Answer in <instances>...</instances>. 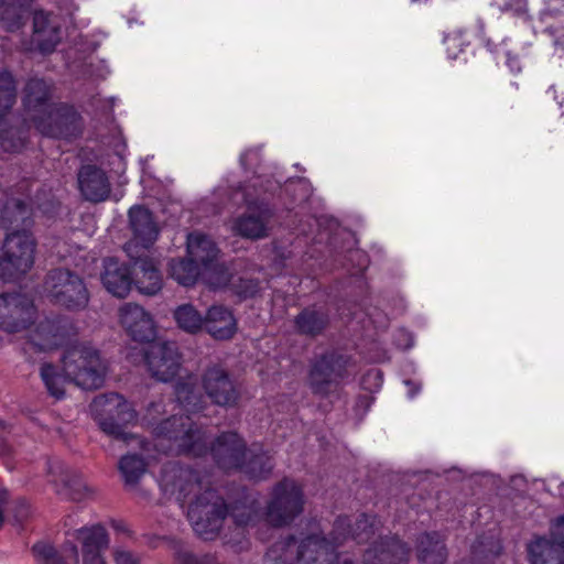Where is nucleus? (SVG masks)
I'll return each mask as SVG.
<instances>
[{"label":"nucleus","mask_w":564,"mask_h":564,"mask_svg":"<svg viewBox=\"0 0 564 564\" xmlns=\"http://www.w3.org/2000/svg\"><path fill=\"white\" fill-rule=\"evenodd\" d=\"M202 388L210 401L219 406H234L240 393L229 372L220 365L207 366L200 376Z\"/></svg>","instance_id":"13"},{"label":"nucleus","mask_w":564,"mask_h":564,"mask_svg":"<svg viewBox=\"0 0 564 564\" xmlns=\"http://www.w3.org/2000/svg\"><path fill=\"white\" fill-rule=\"evenodd\" d=\"M227 516L237 525L250 524L257 517L254 501L238 502L229 510L224 499L206 486L189 501L187 508V517L194 531L204 540H213L217 535Z\"/></svg>","instance_id":"3"},{"label":"nucleus","mask_w":564,"mask_h":564,"mask_svg":"<svg viewBox=\"0 0 564 564\" xmlns=\"http://www.w3.org/2000/svg\"><path fill=\"white\" fill-rule=\"evenodd\" d=\"M209 449L216 464L225 470L237 469L247 456L246 443L234 432L219 435Z\"/></svg>","instance_id":"18"},{"label":"nucleus","mask_w":564,"mask_h":564,"mask_svg":"<svg viewBox=\"0 0 564 564\" xmlns=\"http://www.w3.org/2000/svg\"><path fill=\"white\" fill-rule=\"evenodd\" d=\"M78 187L85 199L94 203L108 198L111 185L104 170L96 165L82 166L77 174Z\"/></svg>","instance_id":"20"},{"label":"nucleus","mask_w":564,"mask_h":564,"mask_svg":"<svg viewBox=\"0 0 564 564\" xmlns=\"http://www.w3.org/2000/svg\"><path fill=\"white\" fill-rule=\"evenodd\" d=\"M73 536L80 542L82 550H106L109 544L107 531L101 524L83 527L78 530H75Z\"/></svg>","instance_id":"37"},{"label":"nucleus","mask_w":564,"mask_h":564,"mask_svg":"<svg viewBox=\"0 0 564 564\" xmlns=\"http://www.w3.org/2000/svg\"><path fill=\"white\" fill-rule=\"evenodd\" d=\"M40 375L48 393L56 399H62L65 394V383L70 381L66 373L58 372L52 364H43Z\"/></svg>","instance_id":"38"},{"label":"nucleus","mask_w":564,"mask_h":564,"mask_svg":"<svg viewBox=\"0 0 564 564\" xmlns=\"http://www.w3.org/2000/svg\"><path fill=\"white\" fill-rule=\"evenodd\" d=\"M30 516V507L25 501H19L13 510L14 521L22 524Z\"/></svg>","instance_id":"49"},{"label":"nucleus","mask_w":564,"mask_h":564,"mask_svg":"<svg viewBox=\"0 0 564 564\" xmlns=\"http://www.w3.org/2000/svg\"><path fill=\"white\" fill-rule=\"evenodd\" d=\"M32 554L37 564H78L77 546L66 542L61 550H56L48 542H37L32 546Z\"/></svg>","instance_id":"25"},{"label":"nucleus","mask_w":564,"mask_h":564,"mask_svg":"<svg viewBox=\"0 0 564 564\" xmlns=\"http://www.w3.org/2000/svg\"><path fill=\"white\" fill-rule=\"evenodd\" d=\"M445 41L446 42H451V41L456 42L457 40H456V37H453V39L446 37Z\"/></svg>","instance_id":"53"},{"label":"nucleus","mask_w":564,"mask_h":564,"mask_svg":"<svg viewBox=\"0 0 564 564\" xmlns=\"http://www.w3.org/2000/svg\"><path fill=\"white\" fill-rule=\"evenodd\" d=\"M44 291L52 303L68 311H82L89 302L84 280L68 269L51 270L44 281Z\"/></svg>","instance_id":"7"},{"label":"nucleus","mask_w":564,"mask_h":564,"mask_svg":"<svg viewBox=\"0 0 564 564\" xmlns=\"http://www.w3.org/2000/svg\"><path fill=\"white\" fill-rule=\"evenodd\" d=\"M177 564H216L215 557L210 554L197 556L187 549L180 546L174 553Z\"/></svg>","instance_id":"43"},{"label":"nucleus","mask_w":564,"mask_h":564,"mask_svg":"<svg viewBox=\"0 0 564 564\" xmlns=\"http://www.w3.org/2000/svg\"><path fill=\"white\" fill-rule=\"evenodd\" d=\"M62 365L69 380L84 390L99 389L105 382L107 362L90 345L68 348L62 357Z\"/></svg>","instance_id":"5"},{"label":"nucleus","mask_w":564,"mask_h":564,"mask_svg":"<svg viewBox=\"0 0 564 564\" xmlns=\"http://www.w3.org/2000/svg\"><path fill=\"white\" fill-rule=\"evenodd\" d=\"M35 318L33 300L22 293L0 295V327L14 333L26 328Z\"/></svg>","instance_id":"14"},{"label":"nucleus","mask_w":564,"mask_h":564,"mask_svg":"<svg viewBox=\"0 0 564 564\" xmlns=\"http://www.w3.org/2000/svg\"><path fill=\"white\" fill-rule=\"evenodd\" d=\"M554 540L535 538L528 544L531 564H564V553Z\"/></svg>","instance_id":"30"},{"label":"nucleus","mask_w":564,"mask_h":564,"mask_svg":"<svg viewBox=\"0 0 564 564\" xmlns=\"http://www.w3.org/2000/svg\"><path fill=\"white\" fill-rule=\"evenodd\" d=\"M174 318L180 328L195 334L203 327V317L200 313L192 304L180 305L174 311Z\"/></svg>","instance_id":"40"},{"label":"nucleus","mask_w":564,"mask_h":564,"mask_svg":"<svg viewBox=\"0 0 564 564\" xmlns=\"http://www.w3.org/2000/svg\"><path fill=\"white\" fill-rule=\"evenodd\" d=\"M10 427L2 421H0V456H7L10 454V448L7 446V436L10 434Z\"/></svg>","instance_id":"50"},{"label":"nucleus","mask_w":564,"mask_h":564,"mask_svg":"<svg viewBox=\"0 0 564 564\" xmlns=\"http://www.w3.org/2000/svg\"><path fill=\"white\" fill-rule=\"evenodd\" d=\"M169 273L178 284L184 286L193 285L200 275V268L193 262L191 258L171 259L169 262Z\"/></svg>","instance_id":"35"},{"label":"nucleus","mask_w":564,"mask_h":564,"mask_svg":"<svg viewBox=\"0 0 564 564\" xmlns=\"http://www.w3.org/2000/svg\"><path fill=\"white\" fill-rule=\"evenodd\" d=\"M113 560L116 564H138L139 562L135 554L123 547H116L113 550Z\"/></svg>","instance_id":"47"},{"label":"nucleus","mask_w":564,"mask_h":564,"mask_svg":"<svg viewBox=\"0 0 564 564\" xmlns=\"http://www.w3.org/2000/svg\"><path fill=\"white\" fill-rule=\"evenodd\" d=\"M205 281L214 289L225 288L231 282V274L224 263L217 259L210 267L200 271Z\"/></svg>","instance_id":"42"},{"label":"nucleus","mask_w":564,"mask_h":564,"mask_svg":"<svg viewBox=\"0 0 564 564\" xmlns=\"http://www.w3.org/2000/svg\"><path fill=\"white\" fill-rule=\"evenodd\" d=\"M162 400L151 402L143 416V422L151 427L152 433L170 442L166 449L176 454L202 456L208 452V441L204 431L194 425L189 416L172 415L165 420Z\"/></svg>","instance_id":"4"},{"label":"nucleus","mask_w":564,"mask_h":564,"mask_svg":"<svg viewBox=\"0 0 564 564\" xmlns=\"http://www.w3.org/2000/svg\"><path fill=\"white\" fill-rule=\"evenodd\" d=\"M237 469L252 479L261 480L271 474L273 463L271 457L260 448H249L246 458H242V464Z\"/></svg>","instance_id":"33"},{"label":"nucleus","mask_w":564,"mask_h":564,"mask_svg":"<svg viewBox=\"0 0 564 564\" xmlns=\"http://www.w3.org/2000/svg\"><path fill=\"white\" fill-rule=\"evenodd\" d=\"M104 550L83 549V564H105Z\"/></svg>","instance_id":"48"},{"label":"nucleus","mask_w":564,"mask_h":564,"mask_svg":"<svg viewBox=\"0 0 564 564\" xmlns=\"http://www.w3.org/2000/svg\"><path fill=\"white\" fill-rule=\"evenodd\" d=\"M17 100V85L11 73H0V148L6 152H18L24 147V138L19 133L2 128Z\"/></svg>","instance_id":"16"},{"label":"nucleus","mask_w":564,"mask_h":564,"mask_svg":"<svg viewBox=\"0 0 564 564\" xmlns=\"http://www.w3.org/2000/svg\"><path fill=\"white\" fill-rule=\"evenodd\" d=\"M129 224L133 232V238L128 242H134L138 246L134 249L140 253L149 252V248L155 242L159 236V228L153 219L151 212L142 206H133L129 209Z\"/></svg>","instance_id":"19"},{"label":"nucleus","mask_w":564,"mask_h":564,"mask_svg":"<svg viewBox=\"0 0 564 564\" xmlns=\"http://www.w3.org/2000/svg\"><path fill=\"white\" fill-rule=\"evenodd\" d=\"M7 501V491L6 490H1L0 491V528L2 527V523H3V510H2V506L3 503Z\"/></svg>","instance_id":"52"},{"label":"nucleus","mask_w":564,"mask_h":564,"mask_svg":"<svg viewBox=\"0 0 564 564\" xmlns=\"http://www.w3.org/2000/svg\"><path fill=\"white\" fill-rule=\"evenodd\" d=\"M91 409L104 433L124 443L139 441L137 435L124 431V426L137 420V413L122 395L113 392L98 395L94 399Z\"/></svg>","instance_id":"6"},{"label":"nucleus","mask_w":564,"mask_h":564,"mask_svg":"<svg viewBox=\"0 0 564 564\" xmlns=\"http://www.w3.org/2000/svg\"><path fill=\"white\" fill-rule=\"evenodd\" d=\"M151 377L161 382L173 380L181 370V354L173 341H154L144 351Z\"/></svg>","instance_id":"12"},{"label":"nucleus","mask_w":564,"mask_h":564,"mask_svg":"<svg viewBox=\"0 0 564 564\" xmlns=\"http://www.w3.org/2000/svg\"><path fill=\"white\" fill-rule=\"evenodd\" d=\"M416 556L421 564H444L447 550L442 536L436 533H423L417 539Z\"/></svg>","instance_id":"28"},{"label":"nucleus","mask_w":564,"mask_h":564,"mask_svg":"<svg viewBox=\"0 0 564 564\" xmlns=\"http://www.w3.org/2000/svg\"><path fill=\"white\" fill-rule=\"evenodd\" d=\"M203 326L216 339H229L236 333V319L229 308L213 305L203 319Z\"/></svg>","instance_id":"24"},{"label":"nucleus","mask_w":564,"mask_h":564,"mask_svg":"<svg viewBox=\"0 0 564 564\" xmlns=\"http://www.w3.org/2000/svg\"><path fill=\"white\" fill-rule=\"evenodd\" d=\"M246 156H247V154L241 155L240 160H241L242 163H245Z\"/></svg>","instance_id":"54"},{"label":"nucleus","mask_w":564,"mask_h":564,"mask_svg":"<svg viewBox=\"0 0 564 564\" xmlns=\"http://www.w3.org/2000/svg\"><path fill=\"white\" fill-rule=\"evenodd\" d=\"M31 207L20 198H9L0 210V226L4 229L26 227L30 223Z\"/></svg>","instance_id":"31"},{"label":"nucleus","mask_w":564,"mask_h":564,"mask_svg":"<svg viewBox=\"0 0 564 564\" xmlns=\"http://www.w3.org/2000/svg\"><path fill=\"white\" fill-rule=\"evenodd\" d=\"M48 470L52 474H58V480L64 484V487L67 490L66 496L69 499L80 501L91 492L82 476L70 474L62 463L55 462L50 465ZM55 481H57V479H55Z\"/></svg>","instance_id":"34"},{"label":"nucleus","mask_w":564,"mask_h":564,"mask_svg":"<svg viewBox=\"0 0 564 564\" xmlns=\"http://www.w3.org/2000/svg\"><path fill=\"white\" fill-rule=\"evenodd\" d=\"M175 395L178 403L187 412L195 413L200 411L204 406L203 395L196 390L195 382L192 377L177 382L175 387Z\"/></svg>","instance_id":"36"},{"label":"nucleus","mask_w":564,"mask_h":564,"mask_svg":"<svg viewBox=\"0 0 564 564\" xmlns=\"http://www.w3.org/2000/svg\"><path fill=\"white\" fill-rule=\"evenodd\" d=\"M35 241L26 230L8 234L0 258V271L6 281H14L25 274L34 263Z\"/></svg>","instance_id":"8"},{"label":"nucleus","mask_w":564,"mask_h":564,"mask_svg":"<svg viewBox=\"0 0 564 564\" xmlns=\"http://www.w3.org/2000/svg\"><path fill=\"white\" fill-rule=\"evenodd\" d=\"M551 536L564 550V516L558 517L551 525Z\"/></svg>","instance_id":"46"},{"label":"nucleus","mask_w":564,"mask_h":564,"mask_svg":"<svg viewBox=\"0 0 564 564\" xmlns=\"http://www.w3.org/2000/svg\"><path fill=\"white\" fill-rule=\"evenodd\" d=\"M303 505L302 489L294 480L285 478L273 488L264 513L265 521L273 527L286 525L302 513Z\"/></svg>","instance_id":"9"},{"label":"nucleus","mask_w":564,"mask_h":564,"mask_svg":"<svg viewBox=\"0 0 564 564\" xmlns=\"http://www.w3.org/2000/svg\"><path fill=\"white\" fill-rule=\"evenodd\" d=\"M25 124L33 126L43 135L67 138L77 128V115L67 107L51 102V85L41 78H31L23 89Z\"/></svg>","instance_id":"2"},{"label":"nucleus","mask_w":564,"mask_h":564,"mask_svg":"<svg viewBox=\"0 0 564 564\" xmlns=\"http://www.w3.org/2000/svg\"><path fill=\"white\" fill-rule=\"evenodd\" d=\"M328 315L315 307L304 308L294 319L295 329L299 334L316 337L328 326Z\"/></svg>","instance_id":"32"},{"label":"nucleus","mask_w":564,"mask_h":564,"mask_svg":"<svg viewBox=\"0 0 564 564\" xmlns=\"http://www.w3.org/2000/svg\"><path fill=\"white\" fill-rule=\"evenodd\" d=\"M272 212L265 205L248 207L235 220L234 229L245 238L261 239L268 236Z\"/></svg>","instance_id":"21"},{"label":"nucleus","mask_w":564,"mask_h":564,"mask_svg":"<svg viewBox=\"0 0 564 564\" xmlns=\"http://www.w3.org/2000/svg\"><path fill=\"white\" fill-rule=\"evenodd\" d=\"M119 469L126 482L134 485L145 473V463L139 455H126L119 462Z\"/></svg>","instance_id":"41"},{"label":"nucleus","mask_w":564,"mask_h":564,"mask_svg":"<svg viewBox=\"0 0 564 564\" xmlns=\"http://www.w3.org/2000/svg\"><path fill=\"white\" fill-rule=\"evenodd\" d=\"M232 291L240 297L247 299L254 296L259 291V282L253 279L238 278L231 282Z\"/></svg>","instance_id":"44"},{"label":"nucleus","mask_w":564,"mask_h":564,"mask_svg":"<svg viewBox=\"0 0 564 564\" xmlns=\"http://www.w3.org/2000/svg\"><path fill=\"white\" fill-rule=\"evenodd\" d=\"M419 390V387H416L414 392H411V395H414V393Z\"/></svg>","instance_id":"55"},{"label":"nucleus","mask_w":564,"mask_h":564,"mask_svg":"<svg viewBox=\"0 0 564 564\" xmlns=\"http://www.w3.org/2000/svg\"><path fill=\"white\" fill-rule=\"evenodd\" d=\"M33 43L44 53H51L59 42V28L52 13L44 10L33 12Z\"/></svg>","instance_id":"22"},{"label":"nucleus","mask_w":564,"mask_h":564,"mask_svg":"<svg viewBox=\"0 0 564 564\" xmlns=\"http://www.w3.org/2000/svg\"><path fill=\"white\" fill-rule=\"evenodd\" d=\"M372 534V518L367 514L360 516V518L355 523V530L352 533L354 539L358 543H362L368 541Z\"/></svg>","instance_id":"45"},{"label":"nucleus","mask_w":564,"mask_h":564,"mask_svg":"<svg viewBox=\"0 0 564 564\" xmlns=\"http://www.w3.org/2000/svg\"><path fill=\"white\" fill-rule=\"evenodd\" d=\"M120 323L135 341H151L155 337L152 315L135 303H126L119 310Z\"/></svg>","instance_id":"17"},{"label":"nucleus","mask_w":564,"mask_h":564,"mask_svg":"<svg viewBox=\"0 0 564 564\" xmlns=\"http://www.w3.org/2000/svg\"><path fill=\"white\" fill-rule=\"evenodd\" d=\"M110 525H111V528H112L116 532H120V533H129V529H128L127 524H126L123 521H120V520H111V521H110Z\"/></svg>","instance_id":"51"},{"label":"nucleus","mask_w":564,"mask_h":564,"mask_svg":"<svg viewBox=\"0 0 564 564\" xmlns=\"http://www.w3.org/2000/svg\"><path fill=\"white\" fill-rule=\"evenodd\" d=\"M219 249L213 239L199 231L187 236V254L193 262L199 265L200 271L210 267L219 259Z\"/></svg>","instance_id":"26"},{"label":"nucleus","mask_w":564,"mask_h":564,"mask_svg":"<svg viewBox=\"0 0 564 564\" xmlns=\"http://www.w3.org/2000/svg\"><path fill=\"white\" fill-rule=\"evenodd\" d=\"M501 546L498 541L492 538L477 541L471 547V556L469 560L463 561L462 564H486L500 554Z\"/></svg>","instance_id":"39"},{"label":"nucleus","mask_w":564,"mask_h":564,"mask_svg":"<svg viewBox=\"0 0 564 564\" xmlns=\"http://www.w3.org/2000/svg\"><path fill=\"white\" fill-rule=\"evenodd\" d=\"M104 269L101 281L106 290L117 297L127 296L132 284L129 269L115 258L105 259Z\"/></svg>","instance_id":"23"},{"label":"nucleus","mask_w":564,"mask_h":564,"mask_svg":"<svg viewBox=\"0 0 564 564\" xmlns=\"http://www.w3.org/2000/svg\"><path fill=\"white\" fill-rule=\"evenodd\" d=\"M134 242H127L123 247L134 268V283L140 293L144 295L158 294L163 285L162 275L155 261L149 257V252L140 253Z\"/></svg>","instance_id":"15"},{"label":"nucleus","mask_w":564,"mask_h":564,"mask_svg":"<svg viewBox=\"0 0 564 564\" xmlns=\"http://www.w3.org/2000/svg\"><path fill=\"white\" fill-rule=\"evenodd\" d=\"M348 359L332 352L316 359L310 369L307 384L315 395L327 397L347 377Z\"/></svg>","instance_id":"10"},{"label":"nucleus","mask_w":564,"mask_h":564,"mask_svg":"<svg viewBox=\"0 0 564 564\" xmlns=\"http://www.w3.org/2000/svg\"><path fill=\"white\" fill-rule=\"evenodd\" d=\"M67 336L61 321L45 319L30 335V344L40 350L53 349L62 345Z\"/></svg>","instance_id":"27"},{"label":"nucleus","mask_w":564,"mask_h":564,"mask_svg":"<svg viewBox=\"0 0 564 564\" xmlns=\"http://www.w3.org/2000/svg\"><path fill=\"white\" fill-rule=\"evenodd\" d=\"M161 487L165 494L174 496L183 505L198 495L206 485L196 470L177 464H170L163 469Z\"/></svg>","instance_id":"11"},{"label":"nucleus","mask_w":564,"mask_h":564,"mask_svg":"<svg viewBox=\"0 0 564 564\" xmlns=\"http://www.w3.org/2000/svg\"><path fill=\"white\" fill-rule=\"evenodd\" d=\"M34 0H0V22L2 26L14 32L20 30L26 21Z\"/></svg>","instance_id":"29"},{"label":"nucleus","mask_w":564,"mask_h":564,"mask_svg":"<svg viewBox=\"0 0 564 564\" xmlns=\"http://www.w3.org/2000/svg\"><path fill=\"white\" fill-rule=\"evenodd\" d=\"M350 519L340 517L334 524L330 539L321 534H289L280 538L268 550V564H352L347 556L339 557L337 547L350 533ZM410 549L397 538L382 539L364 556V564H405Z\"/></svg>","instance_id":"1"}]
</instances>
